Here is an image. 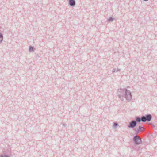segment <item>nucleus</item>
I'll return each instance as SVG.
<instances>
[{
	"label": "nucleus",
	"mask_w": 157,
	"mask_h": 157,
	"mask_svg": "<svg viewBox=\"0 0 157 157\" xmlns=\"http://www.w3.org/2000/svg\"><path fill=\"white\" fill-rule=\"evenodd\" d=\"M118 91L120 93V94L118 95V96L121 101H124V98L128 101L132 100L131 93L126 88H120L118 89Z\"/></svg>",
	"instance_id": "obj_1"
},
{
	"label": "nucleus",
	"mask_w": 157,
	"mask_h": 157,
	"mask_svg": "<svg viewBox=\"0 0 157 157\" xmlns=\"http://www.w3.org/2000/svg\"><path fill=\"white\" fill-rule=\"evenodd\" d=\"M133 140L136 145L140 144L142 142V140L140 136L136 135L133 138Z\"/></svg>",
	"instance_id": "obj_2"
},
{
	"label": "nucleus",
	"mask_w": 157,
	"mask_h": 157,
	"mask_svg": "<svg viewBox=\"0 0 157 157\" xmlns=\"http://www.w3.org/2000/svg\"><path fill=\"white\" fill-rule=\"evenodd\" d=\"M142 117L143 118V121L144 122H145L146 121L149 122L151 121L152 119V115L151 114H147L145 115H143Z\"/></svg>",
	"instance_id": "obj_3"
},
{
	"label": "nucleus",
	"mask_w": 157,
	"mask_h": 157,
	"mask_svg": "<svg viewBox=\"0 0 157 157\" xmlns=\"http://www.w3.org/2000/svg\"><path fill=\"white\" fill-rule=\"evenodd\" d=\"M137 124L136 122L134 120H132L129 123V124L128 125L129 128H133L136 126Z\"/></svg>",
	"instance_id": "obj_4"
},
{
	"label": "nucleus",
	"mask_w": 157,
	"mask_h": 157,
	"mask_svg": "<svg viewBox=\"0 0 157 157\" xmlns=\"http://www.w3.org/2000/svg\"><path fill=\"white\" fill-rule=\"evenodd\" d=\"M135 119L136 121H135L136 122V124H137V123L140 122L141 121L144 122L142 116H141V118L138 116L136 117Z\"/></svg>",
	"instance_id": "obj_5"
},
{
	"label": "nucleus",
	"mask_w": 157,
	"mask_h": 157,
	"mask_svg": "<svg viewBox=\"0 0 157 157\" xmlns=\"http://www.w3.org/2000/svg\"><path fill=\"white\" fill-rule=\"evenodd\" d=\"M69 4L72 7H74L76 4L75 0H69Z\"/></svg>",
	"instance_id": "obj_6"
},
{
	"label": "nucleus",
	"mask_w": 157,
	"mask_h": 157,
	"mask_svg": "<svg viewBox=\"0 0 157 157\" xmlns=\"http://www.w3.org/2000/svg\"><path fill=\"white\" fill-rule=\"evenodd\" d=\"M138 130H139L140 132H143L144 130V128L140 126H139L138 127V128L137 129Z\"/></svg>",
	"instance_id": "obj_7"
},
{
	"label": "nucleus",
	"mask_w": 157,
	"mask_h": 157,
	"mask_svg": "<svg viewBox=\"0 0 157 157\" xmlns=\"http://www.w3.org/2000/svg\"><path fill=\"white\" fill-rule=\"evenodd\" d=\"M3 36L2 34L0 32V44L1 43L3 40Z\"/></svg>",
	"instance_id": "obj_8"
},
{
	"label": "nucleus",
	"mask_w": 157,
	"mask_h": 157,
	"mask_svg": "<svg viewBox=\"0 0 157 157\" xmlns=\"http://www.w3.org/2000/svg\"><path fill=\"white\" fill-rule=\"evenodd\" d=\"M121 70V69H117L116 68H113L112 71V73H114V72H117L118 71H119Z\"/></svg>",
	"instance_id": "obj_9"
},
{
	"label": "nucleus",
	"mask_w": 157,
	"mask_h": 157,
	"mask_svg": "<svg viewBox=\"0 0 157 157\" xmlns=\"http://www.w3.org/2000/svg\"><path fill=\"white\" fill-rule=\"evenodd\" d=\"M34 49V48L32 46H30L29 47V51L30 52L32 51Z\"/></svg>",
	"instance_id": "obj_10"
},
{
	"label": "nucleus",
	"mask_w": 157,
	"mask_h": 157,
	"mask_svg": "<svg viewBox=\"0 0 157 157\" xmlns=\"http://www.w3.org/2000/svg\"><path fill=\"white\" fill-rule=\"evenodd\" d=\"M134 130L135 131V133L136 135L140 133V132L137 129H134Z\"/></svg>",
	"instance_id": "obj_11"
},
{
	"label": "nucleus",
	"mask_w": 157,
	"mask_h": 157,
	"mask_svg": "<svg viewBox=\"0 0 157 157\" xmlns=\"http://www.w3.org/2000/svg\"><path fill=\"white\" fill-rule=\"evenodd\" d=\"M118 125V124L117 122H114V124L113 125V128H115Z\"/></svg>",
	"instance_id": "obj_12"
},
{
	"label": "nucleus",
	"mask_w": 157,
	"mask_h": 157,
	"mask_svg": "<svg viewBox=\"0 0 157 157\" xmlns=\"http://www.w3.org/2000/svg\"><path fill=\"white\" fill-rule=\"evenodd\" d=\"M0 157H9V156L7 155L2 154L0 155Z\"/></svg>",
	"instance_id": "obj_13"
},
{
	"label": "nucleus",
	"mask_w": 157,
	"mask_h": 157,
	"mask_svg": "<svg viewBox=\"0 0 157 157\" xmlns=\"http://www.w3.org/2000/svg\"><path fill=\"white\" fill-rule=\"evenodd\" d=\"M114 19V18L112 17H110L108 19V21H113Z\"/></svg>",
	"instance_id": "obj_14"
},
{
	"label": "nucleus",
	"mask_w": 157,
	"mask_h": 157,
	"mask_svg": "<svg viewBox=\"0 0 157 157\" xmlns=\"http://www.w3.org/2000/svg\"><path fill=\"white\" fill-rule=\"evenodd\" d=\"M62 125L64 127H65L66 126V124H65L64 123H62Z\"/></svg>",
	"instance_id": "obj_15"
},
{
	"label": "nucleus",
	"mask_w": 157,
	"mask_h": 157,
	"mask_svg": "<svg viewBox=\"0 0 157 157\" xmlns=\"http://www.w3.org/2000/svg\"><path fill=\"white\" fill-rule=\"evenodd\" d=\"M36 57H39V56L38 54H37L36 55Z\"/></svg>",
	"instance_id": "obj_16"
},
{
	"label": "nucleus",
	"mask_w": 157,
	"mask_h": 157,
	"mask_svg": "<svg viewBox=\"0 0 157 157\" xmlns=\"http://www.w3.org/2000/svg\"><path fill=\"white\" fill-rule=\"evenodd\" d=\"M149 124L152 125V124L151 123H149Z\"/></svg>",
	"instance_id": "obj_17"
}]
</instances>
